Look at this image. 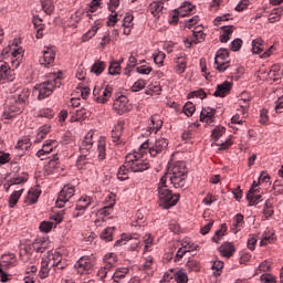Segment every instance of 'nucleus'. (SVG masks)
I'll use <instances>...</instances> for the list:
<instances>
[{
    "label": "nucleus",
    "mask_w": 283,
    "mask_h": 283,
    "mask_svg": "<svg viewBox=\"0 0 283 283\" xmlns=\"http://www.w3.org/2000/svg\"><path fill=\"white\" fill-rule=\"evenodd\" d=\"M29 101L30 90L18 88L10 97L9 103H7V106L2 113V119L12 120V118H15V116L23 114L25 105H28Z\"/></svg>",
    "instance_id": "1"
},
{
    "label": "nucleus",
    "mask_w": 283,
    "mask_h": 283,
    "mask_svg": "<svg viewBox=\"0 0 283 283\" xmlns=\"http://www.w3.org/2000/svg\"><path fill=\"white\" fill-rule=\"evenodd\" d=\"M167 174L164 175L159 182L157 184V193H158V205L161 209H171V207H176L178 201L180 200L179 193H171V190L167 186Z\"/></svg>",
    "instance_id": "2"
},
{
    "label": "nucleus",
    "mask_w": 283,
    "mask_h": 283,
    "mask_svg": "<svg viewBox=\"0 0 283 283\" xmlns=\"http://www.w3.org/2000/svg\"><path fill=\"white\" fill-rule=\"evenodd\" d=\"M61 85H63L61 82V73H50L46 81L34 86L35 92L39 93V101H43L48 98V96H52L54 90H56V87H61Z\"/></svg>",
    "instance_id": "3"
},
{
    "label": "nucleus",
    "mask_w": 283,
    "mask_h": 283,
    "mask_svg": "<svg viewBox=\"0 0 283 283\" xmlns=\"http://www.w3.org/2000/svg\"><path fill=\"white\" fill-rule=\"evenodd\" d=\"M169 180L175 189L185 187V180H187V165L184 161H176L169 165Z\"/></svg>",
    "instance_id": "4"
},
{
    "label": "nucleus",
    "mask_w": 283,
    "mask_h": 283,
    "mask_svg": "<svg viewBox=\"0 0 283 283\" xmlns=\"http://www.w3.org/2000/svg\"><path fill=\"white\" fill-rule=\"evenodd\" d=\"M144 154L146 153H143L140 150L139 153H129L126 155L124 164H126V167L135 174L138 171H147V169H149V161L143 158Z\"/></svg>",
    "instance_id": "5"
},
{
    "label": "nucleus",
    "mask_w": 283,
    "mask_h": 283,
    "mask_svg": "<svg viewBox=\"0 0 283 283\" xmlns=\"http://www.w3.org/2000/svg\"><path fill=\"white\" fill-rule=\"evenodd\" d=\"M168 145L169 142L166 138L156 139L154 144H149V139H147L139 146V151L149 154L151 158H156V156H160V154L167 151Z\"/></svg>",
    "instance_id": "6"
},
{
    "label": "nucleus",
    "mask_w": 283,
    "mask_h": 283,
    "mask_svg": "<svg viewBox=\"0 0 283 283\" xmlns=\"http://www.w3.org/2000/svg\"><path fill=\"white\" fill-rule=\"evenodd\" d=\"M231 65L229 61V50L219 49L214 56V70L218 72H227Z\"/></svg>",
    "instance_id": "7"
},
{
    "label": "nucleus",
    "mask_w": 283,
    "mask_h": 283,
    "mask_svg": "<svg viewBox=\"0 0 283 283\" xmlns=\"http://www.w3.org/2000/svg\"><path fill=\"white\" fill-rule=\"evenodd\" d=\"M74 266L80 275H87L94 270V259L87 255L81 256Z\"/></svg>",
    "instance_id": "8"
},
{
    "label": "nucleus",
    "mask_w": 283,
    "mask_h": 283,
    "mask_svg": "<svg viewBox=\"0 0 283 283\" xmlns=\"http://www.w3.org/2000/svg\"><path fill=\"white\" fill-rule=\"evenodd\" d=\"M75 167L78 171H92L94 169V159H92V153H80Z\"/></svg>",
    "instance_id": "9"
},
{
    "label": "nucleus",
    "mask_w": 283,
    "mask_h": 283,
    "mask_svg": "<svg viewBox=\"0 0 283 283\" xmlns=\"http://www.w3.org/2000/svg\"><path fill=\"white\" fill-rule=\"evenodd\" d=\"M74 193H75L74 186L72 185L64 186L59 193L57 200L55 201L56 207L59 209H63V207H65V203L70 202Z\"/></svg>",
    "instance_id": "10"
},
{
    "label": "nucleus",
    "mask_w": 283,
    "mask_h": 283,
    "mask_svg": "<svg viewBox=\"0 0 283 283\" xmlns=\"http://www.w3.org/2000/svg\"><path fill=\"white\" fill-rule=\"evenodd\" d=\"M113 109L116 112V114H119V116H123V114H127V112H132V104L129 103V99L125 95L118 96L114 103H113Z\"/></svg>",
    "instance_id": "11"
},
{
    "label": "nucleus",
    "mask_w": 283,
    "mask_h": 283,
    "mask_svg": "<svg viewBox=\"0 0 283 283\" xmlns=\"http://www.w3.org/2000/svg\"><path fill=\"white\" fill-rule=\"evenodd\" d=\"M42 260L45 261L49 269H54V271H62V269H65V264L62 262L63 256L59 252L51 253Z\"/></svg>",
    "instance_id": "12"
},
{
    "label": "nucleus",
    "mask_w": 283,
    "mask_h": 283,
    "mask_svg": "<svg viewBox=\"0 0 283 283\" xmlns=\"http://www.w3.org/2000/svg\"><path fill=\"white\" fill-rule=\"evenodd\" d=\"M114 92V88L111 85L105 86V88H94L93 95L96 103H101L102 105H105L112 98V93Z\"/></svg>",
    "instance_id": "13"
},
{
    "label": "nucleus",
    "mask_w": 283,
    "mask_h": 283,
    "mask_svg": "<svg viewBox=\"0 0 283 283\" xmlns=\"http://www.w3.org/2000/svg\"><path fill=\"white\" fill-rule=\"evenodd\" d=\"M193 10H196V7L191 4V2H184L177 10H175L177 14L172 15V20L170 21V23H178V17H189V14L193 12Z\"/></svg>",
    "instance_id": "14"
},
{
    "label": "nucleus",
    "mask_w": 283,
    "mask_h": 283,
    "mask_svg": "<svg viewBox=\"0 0 283 283\" xmlns=\"http://www.w3.org/2000/svg\"><path fill=\"white\" fill-rule=\"evenodd\" d=\"M54 147H56V140L54 139L45 140L42 148L36 153L38 158H40V160H45V156L52 154V151H54Z\"/></svg>",
    "instance_id": "15"
},
{
    "label": "nucleus",
    "mask_w": 283,
    "mask_h": 283,
    "mask_svg": "<svg viewBox=\"0 0 283 283\" xmlns=\"http://www.w3.org/2000/svg\"><path fill=\"white\" fill-rule=\"evenodd\" d=\"M40 197H41V188H31L28 191V195L24 197V205L27 207L36 205V202H39Z\"/></svg>",
    "instance_id": "16"
},
{
    "label": "nucleus",
    "mask_w": 283,
    "mask_h": 283,
    "mask_svg": "<svg viewBox=\"0 0 283 283\" xmlns=\"http://www.w3.org/2000/svg\"><path fill=\"white\" fill-rule=\"evenodd\" d=\"M14 69H11L8 62H0V83L1 81H12Z\"/></svg>",
    "instance_id": "17"
},
{
    "label": "nucleus",
    "mask_w": 283,
    "mask_h": 283,
    "mask_svg": "<svg viewBox=\"0 0 283 283\" xmlns=\"http://www.w3.org/2000/svg\"><path fill=\"white\" fill-rule=\"evenodd\" d=\"M94 133L93 132H88L84 139L82 140L81 145H80V154H91L90 149H92L93 145H94Z\"/></svg>",
    "instance_id": "18"
},
{
    "label": "nucleus",
    "mask_w": 283,
    "mask_h": 283,
    "mask_svg": "<svg viewBox=\"0 0 283 283\" xmlns=\"http://www.w3.org/2000/svg\"><path fill=\"white\" fill-rule=\"evenodd\" d=\"M129 240V250L136 251L140 247V240L138 238H132L129 234H123L122 239L116 241V247H123L125 244V241Z\"/></svg>",
    "instance_id": "19"
},
{
    "label": "nucleus",
    "mask_w": 283,
    "mask_h": 283,
    "mask_svg": "<svg viewBox=\"0 0 283 283\" xmlns=\"http://www.w3.org/2000/svg\"><path fill=\"white\" fill-rule=\"evenodd\" d=\"M10 59H11V67H13V70H17L19 65H21V59H23V48L13 49L11 46Z\"/></svg>",
    "instance_id": "20"
},
{
    "label": "nucleus",
    "mask_w": 283,
    "mask_h": 283,
    "mask_svg": "<svg viewBox=\"0 0 283 283\" xmlns=\"http://www.w3.org/2000/svg\"><path fill=\"white\" fill-rule=\"evenodd\" d=\"M233 87V83L229 82V81H224L223 83L219 84L217 86V90L213 93V96H219L220 98H224V96H227V94H229V92H231Z\"/></svg>",
    "instance_id": "21"
},
{
    "label": "nucleus",
    "mask_w": 283,
    "mask_h": 283,
    "mask_svg": "<svg viewBox=\"0 0 283 283\" xmlns=\"http://www.w3.org/2000/svg\"><path fill=\"white\" fill-rule=\"evenodd\" d=\"M244 229V214L242 213H237L233 217V222L230 227L231 233H239V231H242Z\"/></svg>",
    "instance_id": "22"
},
{
    "label": "nucleus",
    "mask_w": 283,
    "mask_h": 283,
    "mask_svg": "<svg viewBox=\"0 0 283 283\" xmlns=\"http://www.w3.org/2000/svg\"><path fill=\"white\" fill-rule=\"evenodd\" d=\"M55 59L56 53L54 52V50L46 49V51H43V56L40 57V65L48 67V65H52V63H54Z\"/></svg>",
    "instance_id": "23"
},
{
    "label": "nucleus",
    "mask_w": 283,
    "mask_h": 283,
    "mask_svg": "<svg viewBox=\"0 0 283 283\" xmlns=\"http://www.w3.org/2000/svg\"><path fill=\"white\" fill-rule=\"evenodd\" d=\"M175 63L176 74H185V71L187 70V56L185 55V53H180L179 55H177Z\"/></svg>",
    "instance_id": "24"
},
{
    "label": "nucleus",
    "mask_w": 283,
    "mask_h": 283,
    "mask_svg": "<svg viewBox=\"0 0 283 283\" xmlns=\"http://www.w3.org/2000/svg\"><path fill=\"white\" fill-rule=\"evenodd\" d=\"M216 116V108L206 107L202 108L200 113L201 123H207V125H211L213 123V117Z\"/></svg>",
    "instance_id": "25"
},
{
    "label": "nucleus",
    "mask_w": 283,
    "mask_h": 283,
    "mask_svg": "<svg viewBox=\"0 0 283 283\" xmlns=\"http://www.w3.org/2000/svg\"><path fill=\"white\" fill-rule=\"evenodd\" d=\"M123 34L129 36L132 34V29L134 28V15L132 13H126L123 18Z\"/></svg>",
    "instance_id": "26"
},
{
    "label": "nucleus",
    "mask_w": 283,
    "mask_h": 283,
    "mask_svg": "<svg viewBox=\"0 0 283 283\" xmlns=\"http://www.w3.org/2000/svg\"><path fill=\"white\" fill-rule=\"evenodd\" d=\"M260 193L259 189L250 188V190L247 193V200L250 202V206L253 207L258 205L259 202H262V195Z\"/></svg>",
    "instance_id": "27"
},
{
    "label": "nucleus",
    "mask_w": 283,
    "mask_h": 283,
    "mask_svg": "<svg viewBox=\"0 0 283 283\" xmlns=\"http://www.w3.org/2000/svg\"><path fill=\"white\" fill-rule=\"evenodd\" d=\"M219 252L221 253L222 258H232L235 253V248L231 242H224L220 245Z\"/></svg>",
    "instance_id": "28"
},
{
    "label": "nucleus",
    "mask_w": 283,
    "mask_h": 283,
    "mask_svg": "<svg viewBox=\"0 0 283 283\" xmlns=\"http://www.w3.org/2000/svg\"><path fill=\"white\" fill-rule=\"evenodd\" d=\"M127 275H129V268H117L112 275V280L113 282L119 283L123 282Z\"/></svg>",
    "instance_id": "29"
},
{
    "label": "nucleus",
    "mask_w": 283,
    "mask_h": 283,
    "mask_svg": "<svg viewBox=\"0 0 283 283\" xmlns=\"http://www.w3.org/2000/svg\"><path fill=\"white\" fill-rule=\"evenodd\" d=\"M30 147H32L30 139L24 138L17 143L15 151H17L18 156H23L25 154V151H28V149H30Z\"/></svg>",
    "instance_id": "30"
},
{
    "label": "nucleus",
    "mask_w": 283,
    "mask_h": 283,
    "mask_svg": "<svg viewBox=\"0 0 283 283\" xmlns=\"http://www.w3.org/2000/svg\"><path fill=\"white\" fill-rule=\"evenodd\" d=\"M192 36H193L195 44L202 43L206 36L205 27L202 24L195 27V29L192 30Z\"/></svg>",
    "instance_id": "31"
},
{
    "label": "nucleus",
    "mask_w": 283,
    "mask_h": 283,
    "mask_svg": "<svg viewBox=\"0 0 283 283\" xmlns=\"http://www.w3.org/2000/svg\"><path fill=\"white\" fill-rule=\"evenodd\" d=\"M239 105L242 109V114L244 116V114H247L249 106L251 105V96L249 95V93L243 92L239 98Z\"/></svg>",
    "instance_id": "32"
},
{
    "label": "nucleus",
    "mask_w": 283,
    "mask_h": 283,
    "mask_svg": "<svg viewBox=\"0 0 283 283\" xmlns=\"http://www.w3.org/2000/svg\"><path fill=\"white\" fill-rule=\"evenodd\" d=\"M103 260L105 263L104 266L112 270L116 265V262H118V256L116 255V253L109 252L104 255Z\"/></svg>",
    "instance_id": "33"
},
{
    "label": "nucleus",
    "mask_w": 283,
    "mask_h": 283,
    "mask_svg": "<svg viewBox=\"0 0 283 283\" xmlns=\"http://www.w3.org/2000/svg\"><path fill=\"white\" fill-rule=\"evenodd\" d=\"M107 143L105 142V137H101L97 142V158L99 160H105L107 154L106 151Z\"/></svg>",
    "instance_id": "34"
},
{
    "label": "nucleus",
    "mask_w": 283,
    "mask_h": 283,
    "mask_svg": "<svg viewBox=\"0 0 283 283\" xmlns=\"http://www.w3.org/2000/svg\"><path fill=\"white\" fill-rule=\"evenodd\" d=\"M222 34L220 35L221 43H229L231 35L233 34V25H222Z\"/></svg>",
    "instance_id": "35"
},
{
    "label": "nucleus",
    "mask_w": 283,
    "mask_h": 283,
    "mask_svg": "<svg viewBox=\"0 0 283 283\" xmlns=\"http://www.w3.org/2000/svg\"><path fill=\"white\" fill-rule=\"evenodd\" d=\"M105 67H107V64H105L104 61L96 60L91 67V72H92V74H95L96 76H101V73L105 72Z\"/></svg>",
    "instance_id": "36"
},
{
    "label": "nucleus",
    "mask_w": 283,
    "mask_h": 283,
    "mask_svg": "<svg viewBox=\"0 0 283 283\" xmlns=\"http://www.w3.org/2000/svg\"><path fill=\"white\" fill-rule=\"evenodd\" d=\"M23 193V188L19 190H14L10 197H9V207L10 209H14L17 207L19 200L21 199V196Z\"/></svg>",
    "instance_id": "37"
},
{
    "label": "nucleus",
    "mask_w": 283,
    "mask_h": 283,
    "mask_svg": "<svg viewBox=\"0 0 283 283\" xmlns=\"http://www.w3.org/2000/svg\"><path fill=\"white\" fill-rule=\"evenodd\" d=\"M150 123L153 126L149 127V134H151V132L158 134V130L160 129V127H163V120L160 119V117L158 115L151 116Z\"/></svg>",
    "instance_id": "38"
},
{
    "label": "nucleus",
    "mask_w": 283,
    "mask_h": 283,
    "mask_svg": "<svg viewBox=\"0 0 283 283\" xmlns=\"http://www.w3.org/2000/svg\"><path fill=\"white\" fill-rule=\"evenodd\" d=\"M262 52H264V40L256 38L252 41V53L262 54Z\"/></svg>",
    "instance_id": "39"
},
{
    "label": "nucleus",
    "mask_w": 283,
    "mask_h": 283,
    "mask_svg": "<svg viewBox=\"0 0 283 283\" xmlns=\"http://www.w3.org/2000/svg\"><path fill=\"white\" fill-rule=\"evenodd\" d=\"M268 76L271 81H280V78H282V71H280V65L274 64L268 73Z\"/></svg>",
    "instance_id": "40"
},
{
    "label": "nucleus",
    "mask_w": 283,
    "mask_h": 283,
    "mask_svg": "<svg viewBox=\"0 0 283 283\" xmlns=\"http://www.w3.org/2000/svg\"><path fill=\"white\" fill-rule=\"evenodd\" d=\"M191 251H193V245L189 243L188 244L182 243V247L179 248L176 253V260H182V258H185V255Z\"/></svg>",
    "instance_id": "41"
},
{
    "label": "nucleus",
    "mask_w": 283,
    "mask_h": 283,
    "mask_svg": "<svg viewBox=\"0 0 283 283\" xmlns=\"http://www.w3.org/2000/svg\"><path fill=\"white\" fill-rule=\"evenodd\" d=\"M48 134H50V126L48 125L41 126L35 135L34 143H41V140H43V138H45Z\"/></svg>",
    "instance_id": "42"
},
{
    "label": "nucleus",
    "mask_w": 283,
    "mask_h": 283,
    "mask_svg": "<svg viewBox=\"0 0 283 283\" xmlns=\"http://www.w3.org/2000/svg\"><path fill=\"white\" fill-rule=\"evenodd\" d=\"M122 136H123V124L122 122H119L112 130L113 143H118Z\"/></svg>",
    "instance_id": "43"
},
{
    "label": "nucleus",
    "mask_w": 283,
    "mask_h": 283,
    "mask_svg": "<svg viewBox=\"0 0 283 283\" xmlns=\"http://www.w3.org/2000/svg\"><path fill=\"white\" fill-rule=\"evenodd\" d=\"M83 118H87V111L80 108L71 116V123H78V120H83Z\"/></svg>",
    "instance_id": "44"
},
{
    "label": "nucleus",
    "mask_w": 283,
    "mask_h": 283,
    "mask_svg": "<svg viewBox=\"0 0 283 283\" xmlns=\"http://www.w3.org/2000/svg\"><path fill=\"white\" fill-rule=\"evenodd\" d=\"M92 205V198L90 197H82L78 199L77 202V211H85Z\"/></svg>",
    "instance_id": "45"
},
{
    "label": "nucleus",
    "mask_w": 283,
    "mask_h": 283,
    "mask_svg": "<svg viewBox=\"0 0 283 283\" xmlns=\"http://www.w3.org/2000/svg\"><path fill=\"white\" fill-rule=\"evenodd\" d=\"M186 269L189 273H198L200 271V262L196 260H188L186 263Z\"/></svg>",
    "instance_id": "46"
},
{
    "label": "nucleus",
    "mask_w": 283,
    "mask_h": 283,
    "mask_svg": "<svg viewBox=\"0 0 283 283\" xmlns=\"http://www.w3.org/2000/svg\"><path fill=\"white\" fill-rule=\"evenodd\" d=\"M129 171H132V169L128 168L126 166V164L124 163V165L119 167L118 172H117L118 180H122V181L127 180V178H129Z\"/></svg>",
    "instance_id": "47"
},
{
    "label": "nucleus",
    "mask_w": 283,
    "mask_h": 283,
    "mask_svg": "<svg viewBox=\"0 0 283 283\" xmlns=\"http://www.w3.org/2000/svg\"><path fill=\"white\" fill-rule=\"evenodd\" d=\"M120 63H123V60L111 63L108 67V74H111V76H118V74H120Z\"/></svg>",
    "instance_id": "48"
},
{
    "label": "nucleus",
    "mask_w": 283,
    "mask_h": 283,
    "mask_svg": "<svg viewBox=\"0 0 283 283\" xmlns=\"http://www.w3.org/2000/svg\"><path fill=\"white\" fill-rule=\"evenodd\" d=\"M167 55L165 54V52L163 51H155L153 53V59H154V62L156 63V65H158L159 67H161V65H164L165 63V57Z\"/></svg>",
    "instance_id": "49"
},
{
    "label": "nucleus",
    "mask_w": 283,
    "mask_h": 283,
    "mask_svg": "<svg viewBox=\"0 0 283 283\" xmlns=\"http://www.w3.org/2000/svg\"><path fill=\"white\" fill-rule=\"evenodd\" d=\"M227 132V128H224L223 126H217L212 133V139L218 143L220 140V138H222V135Z\"/></svg>",
    "instance_id": "50"
},
{
    "label": "nucleus",
    "mask_w": 283,
    "mask_h": 283,
    "mask_svg": "<svg viewBox=\"0 0 283 283\" xmlns=\"http://www.w3.org/2000/svg\"><path fill=\"white\" fill-rule=\"evenodd\" d=\"M102 240L105 242H112L114 240V228H106L101 233Z\"/></svg>",
    "instance_id": "51"
},
{
    "label": "nucleus",
    "mask_w": 283,
    "mask_h": 283,
    "mask_svg": "<svg viewBox=\"0 0 283 283\" xmlns=\"http://www.w3.org/2000/svg\"><path fill=\"white\" fill-rule=\"evenodd\" d=\"M140 271H154V256H146L145 262L140 265Z\"/></svg>",
    "instance_id": "52"
},
{
    "label": "nucleus",
    "mask_w": 283,
    "mask_h": 283,
    "mask_svg": "<svg viewBox=\"0 0 283 283\" xmlns=\"http://www.w3.org/2000/svg\"><path fill=\"white\" fill-rule=\"evenodd\" d=\"M165 8L163 0L150 3V12L151 14H160Z\"/></svg>",
    "instance_id": "53"
},
{
    "label": "nucleus",
    "mask_w": 283,
    "mask_h": 283,
    "mask_svg": "<svg viewBox=\"0 0 283 283\" xmlns=\"http://www.w3.org/2000/svg\"><path fill=\"white\" fill-rule=\"evenodd\" d=\"M46 174H54L56 169H59V158L50 159L48 165L45 166Z\"/></svg>",
    "instance_id": "54"
},
{
    "label": "nucleus",
    "mask_w": 283,
    "mask_h": 283,
    "mask_svg": "<svg viewBox=\"0 0 283 283\" xmlns=\"http://www.w3.org/2000/svg\"><path fill=\"white\" fill-rule=\"evenodd\" d=\"M224 233H227V223H222L220 230L214 232L212 237V242H220V239L223 238Z\"/></svg>",
    "instance_id": "55"
},
{
    "label": "nucleus",
    "mask_w": 283,
    "mask_h": 283,
    "mask_svg": "<svg viewBox=\"0 0 283 283\" xmlns=\"http://www.w3.org/2000/svg\"><path fill=\"white\" fill-rule=\"evenodd\" d=\"M50 269L51 268L42 259L41 269H40V272H39V277H41V280H45V277H48L50 275Z\"/></svg>",
    "instance_id": "56"
},
{
    "label": "nucleus",
    "mask_w": 283,
    "mask_h": 283,
    "mask_svg": "<svg viewBox=\"0 0 283 283\" xmlns=\"http://www.w3.org/2000/svg\"><path fill=\"white\" fill-rule=\"evenodd\" d=\"M175 280L177 283H187L189 282V276L187 275V272L179 270L175 273Z\"/></svg>",
    "instance_id": "57"
},
{
    "label": "nucleus",
    "mask_w": 283,
    "mask_h": 283,
    "mask_svg": "<svg viewBox=\"0 0 283 283\" xmlns=\"http://www.w3.org/2000/svg\"><path fill=\"white\" fill-rule=\"evenodd\" d=\"M54 228V222L51 221H42L39 226L41 233H50Z\"/></svg>",
    "instance_id": "58"
},
{
    "label": "nucleus",
    "mask_w": 283,
    "mask_h": 283,
    "mask_svg": "<svg viewBox=\"0 0 283 283\" xmlns=\"http://www.w3.org/2000/svg\"><path fill=\"white\" fill-rule=\"evenodd\" d=\"M144 252L147 253L149 251H151V247H154V237H151V234H146L144 237Z\"/></svg>",
    "instance_id": "59"
},
{
    "label": "nucleus",
    "mask_w": 283,
    "mask_h": 283,
    "mask_svg": "<svg viewBox=\"0 0 283 283\" xmlns=\"http://www.w3.org/2000/svg\"><path fill=\"white\" fill-rule=\"evenodd\" d=\"M195 113H196V105H193V103L191 102H187L184 105V114L189 117V116H193Z\"/></svg>",
    "instance_id": "60"
},
{
    "label": "nucleus",
    "mask_w": 283,
    "mask_h": 283,
    "mask_svg": "<svg viewBox=\"0 0 283 283\" xmlns=\"http://www.w3.org/2000/svg\"><path fill=\"white\" fill-rule=\"evenodd\" d=\"M50 249V242L46 241L39 244V243H33V250L35 251V253H45V250Z\"/></svg>",
    "instance_id": "61"
},
{
    "label": "nucleus",
    "mask_w": 283,
    "mask_h": 283,
    "mask_svg": "<svg viewBox=\"0 0 283 283\" xmlns=\"http://www.w3.org/2000/svg\"><path fill=\"white\" fill-rule=\"evenodd\" d=\"M98 24L93 25L84 35L83 39L84 41H87L90 39H93V36H96V32H98Z\"/></svg>",
    "instance_id": "62"
},
{
    "label": "nucleus",
    "mask_w": 283,
    "mask_h": 283,
    "mask_svg": "<svg viewBox=\"0 0 283 283\" xmlns=\"http://www.w3.org/2000/svg\"><path fill=\"white\" fill-rule=\"evenodd\" d=\"M145 85H147L145 80L136 81L132 86V92H140V90H145Z\"/></svg>",
    "instance_id": "63"
},
{
    "label": "nucleus",
    "mask_w": 283,
    "mask_h": 283,
    "mask_svg": "<svg viewBox=\"0 0 283 283\" xmlns=\"http://www.w3.org/2000/svg\"><path fill=\"white\" fill-rule=\"evenodd\" d=\"M273 242V233H264L260 241V247H266V244H271Z\"/></svg>",
    "instance_id": "64"
}]
</instances>
